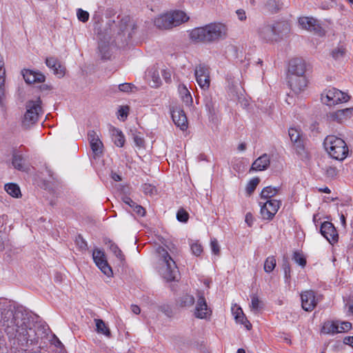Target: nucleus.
<instances>
[{"label": "nucleus", "mask_w": 353, "mask_h": 353, "mask_svg": "<svg viewBox=\"0 0 353 353\" xmlns=\"http://www.w3.org/2000/svg\"><path fill=\"white\" fill-rule=\"evenodd\" d=\"M151 77H152V81H153L152 86L158 87L161 83L159 72L157 70H154L153 72H152Z\"/></svg>", "instance_id": "nucleus-52"}, {"label": "nucleus", "mask_w": 353, "mask_h": 353, "mask_svg": "<svg viewBox=\"0 0 353 353\" xmlns=\"http://www.w3.org/2000/svg\"><path fill=\"white\" fill-rule=\"evenodd\" d=\"M178 90L182 101L186 105H190L192 103V98L187 87L183 84L179 85Z\"/></svg>", "instance_id": "nucleus-28"}, {"label": "nucleus", "mask_w": 353, "mask_h": 353, "mask_svg": "<svg viewBox=\"0 0 353 353\" xmlns=\"http://www.w3.org/2000/svg\"><path fill=\"white\" fill-rule=\"evenodd\" d=\"M302 308L307 312L312 311L317 305L319 299L312 290H305L301 294Z\"/></svg>", "instance_id": "nucleus-14"}, {"label": "nucleus", "mask_w": 353, "mask_h": 353, "mask_svg": "<svg viewBox=\"0 0 353 353\" xmlns=\"http://www.w3.org/2000/svg\"><path fill=\"white\" fill-rule=\"evenodd\" d=\"M353 116V108L331 112L327 114V120L342 123Z\"/></svg>", "instance_id": "nucleus-16"}, {"label": "nucleus", "mask_w": 353, "mask_h": 353, "mask_svg": "<svg viewBox=\"0 0 353 353\" xmlns=\"http://www.w3.org/2000/svg\"><path fill=\"white\" fill-rule=\"evenodd\" d=\"M236 13L240 21H244L246 19V14L243 10H237Z\"/></svg>", "instance_id": "nucleus-59"}, {"label": "nucleus", "mask_w": 353, "mask_h": 353, "mask_svg": "<svg viewBox=\"0 0 353 353\" xmlns=\"http://www.w3.org/2000/svg\"><path fill=\"white\" fill-rule=\"evenodd\" d=\"M110 132L114 144L118 147H123L125 143V137L123 132L116 128H112Z\"/></svg>", "instance_id": "nucleus-25"}, {"label": "nucleus", "mask_w": 353, "mask_h": 353, "mask_svg": "<svg viewBox=\"0 0 353 353\" xmlns=\"http://www.w3.org/2000/svg\"><path fill=\"white\" fill-rule=\"evenodd\" d=\"M142 188L143 192L147 195L154 196L157 193L156 187L149 183L143 184Z\"/></svg>", "instance_id": "nucleus-37"}, {"label": "nucleus", "mask_w": 353, "mask_h": 353, "mask_svg": "<svg viewBox=\"0 0 353 353\" xmlns=\"http://www.w3.org/2000/svg\"><path fill=\"white\" fill-rule=\"evenodd\" d=\"M12 163L15 169L21 171L25 170L24 159L20 154L14 153L13 154Z\"/></svg>", "instance_id": "nucleus-32"}, {"label": "nucleus", "mask_w": 353, "mask_h": 353, "mask_svg": "<svg viewBox=\"0 0 353 353\" xmlns=\"http://www.w3.org/2000/svg\"><path fill=\"white\" fill-rule=\"evenodd\" d=\"M276 259L273 256H268L264 263V270L267 273L272 272L276 267Z\"/></svg>", "instance_id": "nucleus-33"}, {"label": "nucleus", "mask_w": 353, "mask_h": 353, "mask_svg": "<svg viewBox=\"0 0 353 353\" xmlns=\"http://www.w3.org/2000/svg\"><path fill=\"white\" fill-rule=\"evenodd\" d=\"M6 316L3 321L7 323V326L12 327L16 332V336L23 337V339L31 343L36 342L38 337L32 327V322L21 311H15L13 314L10 311L6 312Z\"/></svg>", "instance_id": "nucleus-2"}, {"label": "nucleus", "mask_w": 353, "mask_h": 353, "mask_svg": "<svg viewBox=\"0 0 353 353\" xmlns=\"http://www.w3.org/2000/svg\"><path fill=\"white\" fill-rule=\"evenodd\" d=\"M307 70L306 62L300 58L290 60L289 63V76H305Z\"/></svg>", "instance_id": "nucleus-15"}, {"label": "nucleus", "mask_w": 353, "mask_h": 353, "mask_svg": "<svg viewBox=\"0 0 353 353\" xmlns=\"http://www.w3.org/2000/svg\"><path fill=\"white\" fill-rule=\"evenodd\" d=\"M157 269L160 275L166 281L175 280L178 273V268L174 258L170 256L164 247L157 249Z\"/></svg>", "instance_id": "nucleus-3"}, {"label": "nucleus", "mask_w": 353, "mask_h": 353, "mask_svg": "<svg viewBox=\"0 0 353 353\" xmlns=\"http://www.w3.org/2000/svg\"><path fill=\"white\" fill-rule=\"evenodd\" d=\"M250 307L254 311H258L261 307V301L256 295L252 296Z\"/></svg>", "instance_id": "nucleus-51"}, {"label": "nucleus", "mask_w": 353, "mask_h": 353, "mask_svg": "<svg viewBox=\"0 0 353 353\" xmlns=\"http://www.w3.org/2000/svg\"><path fill=\"white\" fill-rule=\"evenodd\" d=\"M205 108L210 114H215L216 103L212 100L211 97H207L205 99Z\"/></svg>", "instance_id": "nucleus-38"}, {"label": "nucleus", "mask_w": 353, "mask_h": 353, "mask_svg": "<svg viewBox=\"0 0 353 353\" xmlns=\"http://www.w3.org/2000/svg\"><path fill=\"white\" fill-rule=\"evenodd\" d=\"M194 303V298L192 295H185L183 297L181 300V305L183 306H191Z\"/></svg>", "instance_id": "nucleus-48"}, {"label": "nucleus", "mask_w": 353, "mask_h": 353, "mask_svg": "<svg viewBox=\"0 0 353 353\" xmlns=\"http://www.w3.org/2000/svg\"><path fill=\"white\" fill-rule=\"evenodd\" d=\"M323 145L328 154L336 160L343 161L348 155L349 150L345 141L334 135L327 136Z\"/></svg>", "instance_id": "nucleus-4"}, {"label": "nucleus", "mask_w": 353, "mask_h": 353, "mask_svg": "<svg viewBox=\"0 0 353 353\" xmlns=\"http://www.w3.org/2000/svg\"><path fill=\"white\" fill-rule=\"evenodd\" d=\"M337 170L334 167H327L325 170L326 175L330 178H334L337 175Z\"/></svg>", "instance_id": "nucleus-54"}, {"label": "nucleus", "mask_w": 353, "mask_h": 353, "mask_svg": "<svg viewBox=\"0 0 353 353\" xmlns=\"http://www.w3.org/2000/svg\"><path fill=\"white\" fill-rule=\"evenodd\" d=\"M245 221L248 224V226L251 227L254 223V217L253 215L250 212H248L245 214Z\"/></svg>", "instance_id": "nucleus-57"}, {"label": "nucleus", "mask_w": 353, "mask_h": 353, "mask_svg": "<svg viewBox=\"0 0 353 353\" xmlns=\"http://www.w3.org/2000/svg\"><path fill=\"white\" fill-rule=\"evenodd\" d=\"M3 85H0V105L1 106L4 105V101H5V89L3 87Z\"/></svg>", "instance_id": "nucleus-58"}, {"label": "nucleus", "mask_w": 353, "mask_h": 353, "mask_svg": "<svg viewBox=\"0 0 353 353\" xmlns=\"http://www.w3.org/2000/svg\"><path fill=\"white\" fill-rule=\"evenodd\" d=\"M164 248L168 250V253L170 254V256L172 257L178 253L176 247L172 243L165 245V248Z\"/></svg>", "instance_id": "nucleus-53"}, {"label": "nucleus", "mask_w": 353, "mask_h": 353, "mask_svg": "<svg viewBox=\"0 0 353 353\" xmlns=\"http://www.w3.org/2000/svg\"><path fill=\"white\" fill-rule=\"evenodd\" d=\"M321 234L328 241L330 244H334L338 241L339 235L334 225L328 221H325L321 226Z\"/></svg>", "instance_id": "nucleus-17"}, {"label": "nucleus", "mask_w": 353, "mask_h": 353, "mask_svg": "<svg viewBox=\"0 0 353 353\" xmlns=\"http://www.w3.org/2000/svg\"><path fill=\"white\" fill-rule=\"evenodd\" d=\"M288 134L290 140L296 144V147L301 149L303 147L302 142L300 139V132L294 128H290L288 130Z\"/></svg>", "instance_id": "nucleus-30"}, {"label": "nucleus", "mask_w": 353, "mask_h": 353, "mask_svg": "<svg viewBox=\"0 0 353 353\" xmlns=\"http://www.w3.org/2000/svg\"><path fill=\"white\" fill-rule=\"evenodd\" d=\"M210 247L212 252L215 255H219L220 253V247L216 239H212L210 241Z\"/></svg>", "instance_id": "nucleus-50"}, {"label": "nucleus", "mask_w": 353, "mask_h": 353, "mask_svg": "<svg viewBox=\"0 0 353 353\" xmlns=\"http://www.w3.org/2000/svg\"><path fill=\"white\" fill-rule=\"evenodd\" d=\"M99 48L101 54V57L104 59H109L110 54L108 52L109 48L106 46L104 43L101 42L99 45Z\"/></svg>", "instance_id": "nucleus-45"}, {"label": "nucleus", "mask_w": 353, "mask_h": 353, "mask_svg": "<svg viewBox=\"0 0 353 353\" xmlns=\"http://www.w3.org/2000/svg\"><path fill=\"white\" fill-rule=\"evenodd\" d=\"M190 248L192 253L196 256H200L203 251V246L198 241L192 243Z\"/></svg>", "instance_id": "nucleus-36"}, {"label": "nucleus", "mask_w": 353, "mask_h": 353, "mask_svg": "<svg viewBox=\"0 0 353 353\" xmlns=\"http://www.w3.org/2000/svg\"><path fill=\"white\" fill-rule=\"evenodd\" d=\"M235 84L236 85H234V88H230L231 92L234 94H236L239 91V87H241V83L240 82H238V81H236L235 82Z\"/></svg>", "instance_id": "nucleus-63"}, {"label": "nucleus", "mask_w": 353, "mask_h": 353, "mask_svg": "<svg viewBox=\"0 0 353 353\" xmlns=\"http://www.w3.org/2000/svg\"><path fill=\"white\" fill-rule=\"evenodd\" d=\"M77 14L78 19L82 22H85L89 19V13L81 8L77 10Z\"/></svg>", "instance_id": "nucleus-46"}, {"label": "nucleus", "mask_w": 353, "mask_h": 353, "mask_svg": "<svg viewBox=\"0 0 353 353\" xmlns=\"http://www.w3.org/2000/svg\"><path fill=\"white\" fill-rule=\"evenodd\" d=\"M130 108L128 105L120 106L118 110V118L121 121H125L128 117Z\"/></svg>", "instance_id": "nucleus-39"}, {"label": "nucleus", "mask_w": 353, "mask_h": 353, "mask_svg": "<svg viewBox=\"0 0 353 353\" xmlns=\"http://www.w3.org/2000/svg\"><path fill=\"white\" fill-rule=\"evenodd\" d=\"M106 244L108 245L110 251L116 256V257L121 261L125 260V256L119 248L112 241H108Z\"/></svg>", "instance_id": "nucleus-31"}, {"label": "nucleus", "mask_w": 353, "mask_h": 353, "mask_svg": "<svg viewBox=\"0 0 353 353\" xmlns=\"http://www.w3.org/2000/svg\"><path fill=\"white\" fill-rule=\"evenodd\" d=\"M348 95L334 88L326 89L321 94V101L327 105H334L348 101Z\"/></svg>", "instance_id": "nucleus-7"}, {"label": "nucleus", "mask_w": 353, "mask_h": 353, "mask_svg": "<svg viewBox=\"0 0 353 353\" xmlns=\"http://www.w3.org/2000/svg\"><path fill=\"white\" fill-rule=\"evenodd\" d=\"M88 136L90 147L94 157H100L103 151V145L99 135L96 132L90 131L88 132Z\"/></svg>", "instance_id": "nucleus-20"}, {"label": "nucleus", "mask_w": 353, "mask_h": 353, "mask_svg": "<svg viewBox=\"0 0 353 353\" xmlns=\"http://www.w3.org/2000/svg\"><path fill=\"white\" fill-rule=\"evenodd\" d=\"M134 88H135L134 85L129 83H124L119 85V90L124 92H132Z\"/></svg>", "instance_id": "nucleus-49"}, {"label": "nucleus", "mask_w": 353, "mask_h": 353, "mask_svg": "<svg viewBox=\"0 0 353 353\" xmlns=\"http://www.w3.org/2000/svg\"><path fill=\"white\" fill-rule=\"evenodd\" d=\"M172 118L174 124L181 130L188 128V119L183 110L179 107L173 108L171 111Z\"/></svg>", "instance_id": "nucleus-19"}, {"label": "nucleus", "mask_w": 353, "mask_h": 353, "mask_svg": "<svg viewBox=\"0 0 353 353\" xmlns=\"http://www.w3.org/2000/svg\"><path fill=\"white\" fill-rule=\"evenodd\" d=\"M134 141L135 144L139 147L142 146L143 145V142H144L143 139L138 135L134 136Z\"/></svg>", "instance_id": "nucleus-61"}, {"label": "nucleus", "mask_w": 353, "mask_h": 353, "mask_svg": "<svg viewBox=\"0 0 353 353\" xmlns=\"http://www.w3.org/2000/svg\"><path fill=\"white\" fill-rule=\"evenodd\" d=\"M293 259L295 261L296 263L301 266H305L306 264V260L302 254L299 252H294L293 255Z\"/></svg>", "instance_id": "nucleus-47"}, {"label": "nucleus", "mask_w": 353, "mask_h": 353, "mask_svg": "<svg viewBox=\"0 0 353 353\" xmlns=\"http://www.w3.org/2000/svg\"><path fill=\"white\" fill-rule=\"evenodd\" d=\"M134 211L139 216H144L145 215V209L141 206V205H134Z\"/></svg>", "instance_id": "nucleus-56"}, {"label": "nucleus", "mask_w": 353, "mask_h": 353, "mask_svg": "<svg viewBox=\"0 0 353 353\" xmlns=\"http://www.w3.org/2000/svg\"><path fill=\"white\" fill-rule=\"evenodd\" d=\"M52 343L57 347H61L63 346L62 343L55 335L53 336V339L52 340Z\"/></svg>", "instance_id": "nucleus-62"}, {"label": "nucleus", "mask_w": 353, "mask_h": 353, "mask_svg": "<svg viewBox=\"0 0 353 353\" xmlns=\"http://www.w3.org/2000/svg\"><path fill=\"white\" fill-rule=\"evenodd\" d=\"M50 69H51L53 73L59 77H62L65 74V67L63 66L59 62H58L57 64H55L54 66L50 68Z\"/></svg>", "instance_id": "nucleus-35"}, {"label": "nucleus", "mask_w": 353, "mask_h": 353, "mask_svg": "<svg viewBox=\"0 0 353 353\" xmlns=\"http://www.w3.org/2000/svg\"><path fill=\"white\" fill-rule=\"evenodd\" d=\"M94 321L96 325V331L99 334H101L107 337H110L111 332L105 322L101 319H95Z\"/></svg>", "instance_id": "nucleus-29"}, {"label": "nucleus", "mask_w": 353, "mask_h": 353, "mask_svg": "<svg viewBox=\"0 0 353 353\" xmlns=\"http://www.w3.org/2000/svg\"><path fill=\"white\" fill-rule=\"evenodd\" d=\"M189 17L182 10H174L160 14L154 20V26L162 30L170 29L188 21Z\"/></svg>", "instance_id": "nucleus-5"}, {"label": "nucleus", "mask_w": 353, "mask_h": 353, "mask_svg": "<svg viewBox=\"0 0 353 353\" xmlns=\"http://www.w3.org/2000/svg\"><path fill=\"white\" fill-rule=\"evenodd\" d=\"M6 79V70L3 57L0 54V85H3Z\"/></svg>", "instance_id": "nucleus-43"}, {"label": "nucleus", "mask_w": 353, "mask_h": 353, "mask_svg": "<svg viewBox=\"0 0 353 353\" xmlns=\"http://www.w3.org/2000/svg\"><path fill=\"white\" fill-rule=\"evenodd\" d=\"M257 32L259 39L263 42L272 43L276 41L277 34L272 24H263L258 28Z\"/></svg>", "instance_id": "nucleus-13"}, {"label": "nucleus", "mask_w": 353, "mask_h": 353, "mask_svg": "<svg viewBox=\"0 0 353 353\" xmlns=\"http://www.w3.org/2000/svg\"><path fill=\"white\" fill-rule=\"evenodd\" d=\"M288 83L292 91L299 94L307 87V80L306 76H288Z\"/></svg>", "instance_id": "nucleus-18"}, {"label": "nucleus", "mask_w": 353, "mask_h": 353, "mask_svg": "<svg viewBox=\"0 0 353 353\" xmlns=\"http://www.w3.org/2000/svg\"><path fill=\"white\" fill-rule=\"evenodd\" d=\"M279 190V188L268 186L264 188L261 192V199L264 200L273 199Z\"/></svg>", "instance_id": "nucleus-26"}, {"label": "nucleus", "mask_w": 353, "mask_h": 353, "mask_svg": "<svg viewBox=\"0 0 353 353\" xmlns=\"http://www.w3.org/2000/svg\"><path fill=\"white\" fill-rule=\"evenodd\" d=\"M232 312L236 323L244 325L247 330L252 328V324L245 316L243 312L239 306L234 305L232 307Z\"/></svg>", "instance_id": "nucleus-23"}, {"label": "nucleus", "mask_w": 353, "mask_h": 353, "mask_svg": "<svg viewBox=\"0 0 353 353\" xmlns=\"http://www.w3.org/2000/svg\"><path fill=\"white\" fill-rule=\"evenodd\" d=\"M265 6L267 9L272 12H276L279 9L276 0H268Z\"/></svg>", "instance_id": "nucleus-42"}, {"label": "nucleus", "mask_w": 353, "mask_h": 353, "mask_svg": "<svg viewBox=\"0 0 353 353\" xmlns=\"http://www.w3.org/2000/svg\"><path fill=\"white\" fill-rule=\"evenodd\" d=\"M93 260L97 266L101 271L107 276L111 277L112 276V270L108 265L104 252L98 248L93 250L92 252Z\"/></svg>", "instance_id": "nucleus-10"}, {"label": "nucleus", "mask_w": 353, "mask_h": 353, "mask_svg": "<svg viewBox=\"0 0 353 353\" xmlns=\"http://www.w3.org/2000/svg\"><path fill=\"white\" fill-rule=\"evenodd\" d=\"M343 343L345 345H348L351 347L353 348V336H345L343 339Z\"/></svg>", "instance_id": "nucleus-60"}, {"label": "nucleus", "mask_w": 353, "mask_h": 353, "mask_svg": "<svg viewBox=\"0 0 353 353\" xmlns=\"http://www.w3.org/2000/svg\"><path fill=\"white\" fill-rule=\"evenodd\" d=\"M261 206L260 213L264 220H272L281 205V201L278 199H269L259 202Z\"/></svg>", "instance_id": "nucleus-8"}, {"label": "nucleus", "mask_w": 353, "mask_h": 353, "mask_svg": "<svg viewBox=\"0 0 353 353\" xmlns=\"http://www.w3.org/2000/svg\"><path fill=\"white\" fill-rule=\"evenodd\" d=\"M58 62L59 61L54 57H48L46 59V63L49 68H52V66H54V65L57 64Z\"/></svg>", "instance_id": "nucleus-55"}, {"label": "nucleus", "mask_w": 353, "mask_h": 353, "mask_svg": "<svg viewBox=\"0 0 353 353\" xmlns=\"http://www.w3.org/2000/svg\"><path fill=\"white\" fill-rule=\"evenodd\" d=\"M41 112L40 100L28 101L26 104V111L22 121L23 125L28 128L37 123Z\"/></svg>", "instance_id": "nucleus-6"}, {"label": "nucleus", "mask_w": 353, "mask_h": 353, "mask_svg": "<svg viewBox=\"0 0 353 353\" xmlns=\"http://www.w3.org/2000/svg\"><path fill=\"white\" fill-rule=\"evenodd\" d=\"M345 54V50L343 47H337L334 48L331 52L332 57L336 61L343 59Z\"/></svg>", "instance_id": "nucleus-34"}, {"label": "nucleus", "mask_w": 353, "mask_h": 353, "mask_svg": "<svg viewBox=\"0 0 353 353\" xmlns=\"http://www.w3.org/2000/svg\"><path fill=\"white\" fill-rule=\"evenodd\" d=\"M270 163V157L267 154H263L254 161L251 170L255 171L265 170L268 168Z\"/></svg>", "instance_id": "nucleus-24"}, {"label": "nucleus", "mask_w": 353, "mask_h": 353, "mask_svg": "<svg viewBox=\"0 0 353 353\" xmlns=\"http://www.w3.org/2000/svg\"><path fill=\"white\" fill-rule=\"evenodd\" d=\"M24 80L28 83H42L45 81V76L41 73L30 70L22 71Z\"/></svg>", "instance_id": "nucleus-22"}, {"label": "nucleus", "mask_w": 353, "mask_h": 353, "mask_svg": "<svg viewBox=\"0 0 353 353\" xmlns=\"http://www.w3.org/2000/svg\"><path fill=\"white\" fill-rule=\"evenodd\" d=\"M75 243L79 249L81 251H85L88 248V245L86 241L83 239L81 236H78L76 237Z\"/></svg>", "instance_id": "nucleus-41"}, {"label": "nucleus", "mask_w": 353, "mask_h": 353, "mask_svg": "<svg viewBox=\"0 0 353 353\" xmlns=\"http://www.w3.org/2000/svg\"><path fill=\"white\" fill-rule=\"evenodd\" d=\"M6 192L12 197L19 198L21 196V190L19 186L13 183H7L4 186Z\"/></svg>", "instance_id": "nucleus-27"}, {"label": "nucleus", "mask_w": 353, "mask_h": 353, "mask_svg": "<svg viewBox=\"0 0 353 353\" xmlns=\"http://www.w3.org/2000/svg\"><path fill=\"white\" fill-rule=\"evenodd\" d=\"M352 328V324L347 321H333L325 323L323 332L326 334L341 333L349 331Z\"/></svg>", "instance_id": "nucleus-12"}, {"label": "nucleus", "mask_w": 353, "mask_h": 353, "mask_svg": "<svg viewBox=\"0 0 353 353\" xmlns=\"http://www.w3.org/2000/svg\"><path fill=\"white\" fill-rule=\"evenodd\" d=\"M259 178H253L251 179L247 185L246 191L248 194H251L254 192L258 184L259 183Z\"/></svg>", "instance_id": "nucleus-40"}, {"label": "nucleus", "mask_w": 353, "mask_h": 353, "mask_svg": "<svg viewBox=\"0 0 353 353\" xmlns=\"http://www.w3.org/2000/svg\"><path fill=\"white\" fill-rule=\"evenodd\" d=\"M196 80L200 88L204 90L209 88L210 85L209 68L199 65L195 68Z\"/></svg>", "instance_id": "nucleus-11"}, {"label": "nucleus", "mask_w": 353, "mask_h": 353, "mask_svg": "<svg viewBox=\"0 0 353 353\" xmlns=\"http://www.w3.org/2000/svg\"><path fill=\"white\" fill-rule=\"evenodd\" d=\"M299 24L303 29L309 31H314L317 33H320L321 32V27L320 26L319 21L312 17H300L299 19Z\"/></svg>", "instance_id": "nucleus-21"}, {"label": "nucleus", "mask_w": 353, "mask_h": 353, "mask_svg": "<svg viewBox=\"0 0 353 353\" xmlns=\"http://www.w3.org/2000/svg\"><path fill=\"white\" fill-rule=\"evenodd\" d=\"M176 218H177V220L181 221V222H183V223H185L188 221V218H189V214L188 213L184 210L183 209H180L178 212H177V214H176Z\"/></svg>", "instance_id": "nucleus-44"}, {"label": "nucleus", "mask_w": 353, "mask_h": 353, "mask_svg": "<svg viewBox=\"0 0 353 353\" xmlns=\"http://www.w3.org/2000/svg\"><path fill=\"white\" fill-rule=\"evenodd\" d=\"M284 273L286 280H289L290 278V268L289 267V265H285L284 267Z\"/></svg>", "instance_id": "nucleus-64"}, {"label": "nucleus", "mask_w": 353, "mask_h": 353, "mask_svg": "<svg viewBox=\"0 0 353 353\" xmlns=\"http://www.w3.org/2000/svg\"><path fill=\"white\" fill-rule=\"evenodd\" d=\"M190 39L195 43H214L225 40L228 36V26L221 22L210 23L192 29Z\"/></svg>", "instance_id": "nucleus-1"}, {"label": "nucleus", "mask_w": 353, "mask_h": 353, "mask_svg": "<svg viewBox=\"0 0 353 353\" xmlns=\"http://www.w3.org/2000/svg\"><path fill=\"white\" fill-rule=\"evenodd\" d=\"M196 296L197 301L194 311V316L200 319H209L212 314V310L208 306L203 293L199 292Z\"/></svg>", "instance_id": "nucleus-9"}]
</instances>
